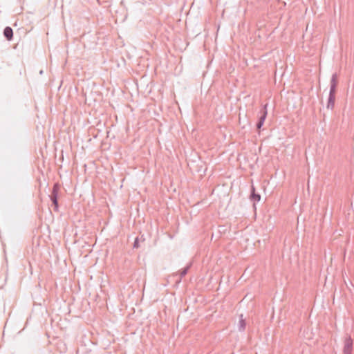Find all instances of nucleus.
<instances>
[{"label": "nucleus", "mask_w": 354, "mask_h": 354, "mask_svg": "<svg viewBox=\"0 0 354 354\" xmlns=\"http://www.w3.org/2000/svg\"><path fill=\"white\" fill-rule=\"evenodd\" d=\"M353 350V340L351 337H347L344 341V354H351Z\"/></svg>", "instance_id": "20e7f679"}, {"label": "nucleus", "mask_w": 354, "mask_h": 354, "mask_svg": "<svg viewBox=\"0 0 354 354\" xmlns=\"http://www.w3.org/2000/svg\"><path fill=\"white\" fill-rule=\"evenodd\" d=\"M138 247H139V245H138V238H136V239H135V241H134V243H133V248H138Z\"/></svg>", "instance_id": "1a4fd4ad"}, {"label": "nucleus", "mask_w": 354, "mask_h": 354, "mask_svg": "<svg viewBox=\"0 0 354 354\" xmlns=\"http://www.w3.org/2000/svg\"><path fill=\"white\" fill-rule=\"evenodd\" d=\"M250 199L254 202V205L255 203L259 202L261 200V196L260 194L255 193V188L254 186H252Z\"/></svg>", "instance_id": "423d86ee"}, {"label": "nucleus", "mask_w": 354, "mask_h": 354, "mask_svg": "<svg viewBox=\"0 0 354 354\" xmlns=\"http://www.w3.org/2000/svg\"><path fill=\"white\" fill-rule=\"evenodd\" d=\"M190 267H191V264L187 266L185 268H184L183 269H182L180 270V278H179L178 282H180L181 281L182 278L187 274V273L188 270H189Z\"/></svg>", "instance_id": "0eeeda50"}, {"label": "nucleus", "mask_w": 354, "mask_h": 354, "mask_svg": "<svg viewBox=\"0 0 354 354\" xmlns=\"http://www.w3.org/2000/svg\"><path fill=\"white\" fill-rule=\"evenodd\" d=\"M337 83V75L336 73H334L331 77L330 82V91L327 103L328 109H333L334 108L335 101V93Z\"/></svg>", "instance_id": "f257e3e1"}, {"label": "nucleus", "mask_w": 354, "mask_h": 354, "mask_svg": "<svg viewBox=\"0 0 354 354\" xmlns=\"http://www.w3.org/2000/svg\"><path fill=\"white\" fill-rule=\"evenodd\" d=\"M245 326H246V324H245V320L243 318V315H241L240 320H239V330H241V331L244 330L245 329Z\"/></svg>", "instance_id": "6e6552de"}, {"label": "nucleus", "mask_w": 354, "mask_h": 354, "mask_svg": "<svg viewBox=\"0 0 354 354\" xmlns=\"http://www.w3.org/2000/svg\"><path fill=\"white\" fill-rule=\"evenodd\" d=\"M3 35L8 41H10L13 37L12 29L9 26L6 27L3 30Z\"/></svg>", "instance_id": "39448f33"}, {"label": "nucleus", "mask_w": 354, "mask_h": 354, "mask_svg": "<svg viewBox=\"0 0 354 354\" xmlns=\"http://www.w3.org/2000/svg\"><path fill=\"white\" fill-rule=\"evenodd\" d=\"M267 106H268V104H265L263 106V109L261 111V115H260V117L259 118V121L257 124V128L258 129H260L262 127V126L263 125V123L265 122V120L267 117V114H268Z\"/></svg>", "instance_id": "7ed1b4c3"}, {"label": "nucleus", "mask_w": 354, "mask_h": 354, "mask_svg": "<svg viewBox=\"0 0 354 354\" xmlns=\"http://www.w3.org/2000/svg\"><path fill=\"white\" fill-rule=\"evenodd\" d=\"M59 189V185L57 183H55L53 185L52 193L50 196V200H51L53 204L54 205V209L55 211L58 210L57 197H58Z\"/></svg>", "instance_id": "f03ea898"}]
</instances>
